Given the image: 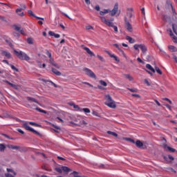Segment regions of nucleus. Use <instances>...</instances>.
Here are the masks:
<instances>
[{
	"label": "nucleus",
	"mask_w": 177,
	"mask_h": 177,
	"mask_svg": "<svg viewBox=\"0 0 177 177\" xmlns=\"http://www.w3.org/2000/svg\"><path fill=\"white\" fill-rule=\"evenodd\" d=\"M14 53L16 56L20 59V60H26V62L30 60V57H28V55H27V54H26V53H24L23 51H17L15 50Z\"/></svg>",
	"instance_id": "7ed1b4c3"
},
{
	"label": "nucleus",
	"mask_w": 177,
	"mask_h": 177,
	"mask_svg": "<svg viewBox=\"0 0 177 177\" xmlns=\"http://www.w3.org/2000/svg\"><path fill=\"white\" fill-rule=\"evenodd\" d=\"M106 133H108V135H112V136H115V138H117L118 136V134H117V133L113 132L111 131H108Z\"/></svg>",
	"instance_id": "c85d7f7f"
},
{
	"label": "nucleus",
	"mask_w": 177,
	"mask_h": 177,
	"mask_svg": "<svg viewBox=\"0 0 177 177\" xmlns=\"http://www.w3.org/2000/svg\"><path fill=\"white\" fill-rule=\"evenodd\" d=\"M167 32L169 34L170 37L172 38L173 41L175 42V44H177V37L172 32V30L171 28L167 29Z\"/></svg>",
	"instance_id": "6e6552de"
},
{
	"label": "nucleus",
	"mask_w": 177,
	"mask_h": 177,
	"mask_svg": "<svg viewBox=\"0 0 177 177\" xmlns=\"http://www.w3.org/2000/svg\"><path fill=\"white\" fill-rule=\"evenodd\" d=\"M168 158H169V160H171V161H174V160H175V158H174L172 156H171V155H169V156H168Z\"/></svg>",
	"instance_id": "69168bd1"
},
{
	"label": "nucleus",
	"mask_w": 177,
	"mask_h": 177,
	"mask_svg": "<svg viewBox=\"0 0 177 177\" xmlns=\"http://www.w3.org/2000/svg\"><path fill=\"white\" fill-rule=\"evenodd\" d=\"M48 35H50V37H55V38H60V35L56 34L55 33V32L53 31H49Z\"/></svg>",
	"instance_id": "a211bd4d"
},
{
	"label": "nucleus",
	"mask_w": 177,
	"mask_h": 177,
	"mask_svg": "<svg viewBox=\"0 0 177 177\" xmlns=\"http://www.w3.org/2000/svg\"><path fill=\"white\" fill-rule=\"evenodd\" d=\"M169 50H170V52H176L177 48L176 47L174 46H169Z\"/></svg>",
	"instance_id": "7c9ffc66"
},
{
	"label": "nucleus",
	"mask_w": 177,
	"mask_h": 177,
	"mask_svg": "<svg viewBox=\"0 0 177 177\" xmlns=\"http://www.w3.org/2000/svg\"><path fill=\"white\" fill-rule=\"evenodd\" d=\"M113 46L118 49V50L122 53V55H123V56H124V57H127V56L125 55V53L124 52V50H122V49L120 48V46H118V44H113Z\"/></svg>",
	"instance_id": "aec40b11"
},
{
	"label": "nucleus",
	"mask_w": 177,
	"mask_h": 177,
	"mask_svg": "<svg viewBox=\"0 0 177 177\" xmlns=\"http://www.w3.org/2000/svg\"><path fill=\"white\" fill-rule=\"evenodd\" d=\"M44 82H50V84H51V85H53V86H54L55 88H58L59 86H57V84H55V82H52L51 80H43Z\"/></svg>",
	"instance_id": "bb28decb"
},
{
	"label": "nucleus",
	"mask_w": 177,
	"mask_h": 177,
	"mask_svg": "<svg viewBox=\"0 0 177 177\" xmlns=\"http://www.w3.org/2000/svg\"><path fill=\"white\" fill-rule=\"evenodd\" d=\"M46 54L49 57V62L50 63V64L53 65L55 63V59H53V58H52V53H50L49 52V50H46Z\"/></svg>",
	"instance_id": "f8f14e48"
},
{
	"label": "nucleus",
	"mask_w": 177,
	"mask_h": 177,
	"mask_svg": "<svg viewBox=\"0 0 177 177\" xmlns=\"http://www.w3.org/2000/svg\"><path fill=\"white\" fill-rule=\"evenodd\" d=\"M127 16L131 19L132 17V8L128 9Z\"/></svg>",
	"instance_id": "473e14b6"
},
{
	"label": "nucleus",
	"mask_w": 177,
	"mask_h": 177,
	"mask_svg": "<svg viewBox=\"0 0 177 177\" xmlns=\"http://www.w3.org/2000/svg\"><path fill=\"white\" fill-rule=\"evenodd\" d=\"M111 27H113L115 32H118V28L116 26H114V24H113V26Z\"/></svg>",
	"instance_id": "49530a36"
},
{
	"label": "nucleus",
	"mask_w": 177,
	"mask_h": 177,
	"mask_svg": "<svg viewBox=\"0 0 177 177\" xmlns=\"http://www.w3.org/2000/svg\"><path fill=\"white\" fill-rule=\"evenodd\" d=\"M155 102L156 103L157 106H160L161 104L158 102V100H155Z\"/></svg>",
	"instance_id": "774afa93"
},
{
	"label": "nucleus",
	"mask_w": 177,
	"mask_h": 177,
	"mask_svg": "<svg viewBox=\"0 0 177 177\" xmlns=\"http://www.w3.org/2000/svg\"><path fill=\"white\" fill-rule=\"evenodd\" d=\"M155 70L158 74H160V75H162V71H161V69L158 67H156Z\"/></svg>",
	"instance_id": "72a5a7b5"
},
{
	"label": "nucleus",
	"mask_w": 177,
	"mask_h": 177,
	"mask_svg": "<svg viewBox=\"0 0 177 177\" xmlns=\"http://www.w3.org/2000/svg\"><path fill=\"white\" fill-rule=\"evenodd\" d=\"M105 104L106 106H108V107H110L111 109H115L117 107V105L115 104V102L111 98V96L110 95H105Z\"/></svg>",
	"instance_id": "f03ea898"
},
{
	"label": "nucleus",
	"mask_w": 177,
	"mask_h": 177,
	"mask_svg": "<svg viewBox=\"0 0 177 177\" xmlns=\"http://www.w3.org/2000/svg\"><path fill=\"white\" fill-rule=\"evenodd\" d=\"M27 42L28 44H29L30 45H32V44H34V41H32V38L31 37H28L27 39Z\"/></svg>",
	"instance_id": "f704fd0d"
},
{
	"label": "nucleus",
	"mask_w": 177,
	"mask_h": 177,
	"mask_svg": "<svg viewBox=\"0 0 177 177\" xmlns=\"http://www.w3.org/2000/svg\"><path fill=\"white\" fill-rule=\"evenodd\" d=\"M165 107H167V109H168V110H169L170 111H172V108L171 107V106L168 104H165Z\"/></svg>",
	"instance_id": "8fccbe9b"
},
{
	"label": "nucleus",
	"mask_w": 177,
	"mask_h": 177,
	"mask_svg": "<svg viewBox=\"0 0 177 177\" xmlns=\"http://www.w3.org/2000/svg\"><path fill=\"white\" fill-rule=\"evenodd\" d=\"M5 149H6V147H5V145L0 144V151H5Z\"/></svg>",
	"instance_id": "c9c22d12"
},
{
	"label": "nucleus",
	"mask_w": 177,
	"mask_h": 177,
	"mask_svg": "<svg viewBox=\"0 0 177 177\" xmlns=\"http://www.w3.org/2000/svg\"><path fill=\"white\" fill-rule=\"evenodd\" d=\"M74 177H81V176H78V172L74 171L73 173Z\"/></svg>",
	"instance_id": "603ef678"
},
{
	"label": "nucleus",
	"mask_w": 177,
	"mask_h": 177,
	"mask_svg": "<svg viewBox=\"0 0 177 177\" xmlns=\"http://www.w3.org/2000/svg\"><path fill=\"white\" fill-rule=\"evenodd\" d=\"M11 149H12L13 150H19V149H20V147L17 145H12Z\"/></svg>",
	"instance_id": "79ce46f5"
},
{
	"label": "nucleus",
	"mask_w": 177,
	"mask_h": 177,
	"mask_svg": "<svg viewBox=\"0 0 177 177\" xmlns=\"http://www.w3.org/2000/svg\"><path fill=\"white\" fill-rule=\"evenodd\" d=\"M123 75L127 80H129V81H133V77H132L131 75L124 74Z\"/></svg>",
	"instance_id": "393cba45"
},
{
	"label": "nucleus",
	"mask_w": 177,
	"mask_h": 177,
	"mask_svg": "<svg viewBox=\"0 0 177 177\" xmlns=\"http://www.w3.org/2000/svg\"><path fill=\"white\" fill-rule=\"evenodd\" d=\"M51 70H52V73H53V74H55V75H57L58 77H60V75H62V73L57 71V69L55 68H52Z\"/></svg>",
	"instance_id": "dca6fc26"
},
{
	"label": "nucleus",
	"mask_w": 177,
	"mask_h": 177,
	"mask_svg": "<svg viewBox=\"0 0 177 177\" xmlns=\"http://www.w3.org/2000/svg\"><path fill=\"white\" fill-rule=\"evenodd\" d=\"M27 100L34 102L35 103H37V104H39L38 100H37L35 98H32L31 97H28Z\"/></svg>",
	"instance_id": "2f4dec72"
},
{
	"label": "nucleus",
	"mask_w": 177,
	"mask_h": 177,
	"mask_svg": "<svg viewBox=\"0 0 177 177\" xmlns=\"http://www.w3.org/2000/svg\"><path fill=\"white\" fill-rule=\"evenodd\" d=\"M86 30H93V27L92 26H86Z\"/></svg>",
	"instance_id": "052dcab7"
},
{
	"label": "nucleus",
	"mask_w": 177,
	"mask_h": 177,
	"mask_svg": "<svg viewBox=\"0 0 177 177\" xmlns=\"http://www.w3.org/2000/svg\"><path fill=\"white\" fill-rule=\"evenodd\" d=\"M84 71L86 73V75H88V77H90V78H94L95 80H96V75H95V73H93V71H92V70L88 68H84Z\"/></svg>",
	"instance_id": "20e7f679"
},
{
	"label": "nucleus",
	"mask_w": 177,
	"mask_h": 177,
	"mask_svg": "<svg viewBox=\"0 0 177 177\" xmlns=\"http://www.w3.org/2000/svg\"><path fill=\"white\" fill-rule=\"evenodd\" d=\"M124 27L129 32H132V31H133V28H132V25L127 19H125L124 20Z\"/></svg>",
	"instance_id": "39448f33"
},
{
	"label": "nucleus",
	"mask_w": 177,
	"mask_h": 177,
	"mask_svg": "<svg viewBox=\"0 0 177 177\" xmlns=\"http://www.w3.org/2000/svg\"><path fill=\"white\" fill-rule=\"evenodd\" d=\"M62 171H64V172H70L71 171V169H70L66 166H62Z\"/></svg>",
	"instance_id": "cd10ccee"
},
{
	"label": "nucleus",
	"mask_w": 177,
	"mask_h": 177,
	"mask_svg": "<svg viewBox=\"0 0 177 177\" xmlns=\"http://www.w3.org/2000/svg\"><path fill=\"white\" fill-rule=\"evenodd\" d=\"M146 68H148V70H150V71H151L152 73H156V70L154 69V68H153V66H151V65H150L149 64H146Z\"/></svg>",
	"instance_id": "5701e85b"
},
{
	"label": "nucleus",
	"mask_w": 177,
	"mask_h": 177,
	"mask_svg": "<svg viewBox=\"0 0 177 177\" xmlns=\"http://www.w3.org/2000/svg\"><path fill=\"white\" fill-rule=\"evenodd\" d=\"M136 146H137L139 149L143 147V142H142L140 140H137L136 142Z\"/></svg>",
	"instance_id": "b1692460"
},
{
	"label": "nucleus",
	"mask_w": 177,
	"mask_h": 177,
	"mask_svg": "<svg viewBox=\"0 0 177 177\" xmlns=\"http://www.w3.org/2000/svg\"><path fill=\"white\" fill-rule=\"evenodd\" d=\"M95 10H97V12H99V10H100V7L99 6V5L95 6Z\"/></svg>",
	"instance_id": "0e129e2a"
},
{
	"label": "nucleus",
	"mask_w": 177,
	"mask_h": 177,
	"mask_svg": "<svg viewBox=\"0 0 177 177\" xmlns=\"http://www.w3.org/2000/svg\"><path fill=\"white\" fill-rule=\"evenodd\" d=\"M3 136H5L7 139H10L11 140H13V138H10L8 134H3Z\"/></svg>",
	"instance_id": "bf43d9fd"
},
{
	"label": "nucleus",
	"mask_w": 177,
	"mask_h": 177,
	"mask_svg": "<svg viewBox=\"0 0 177 177\" xmlns=\"http://www.w3.org/2000/svg\"><path fill=\"white\" fill-rule=\"evenodd\" d=\"M21 8H17L16 10V13H17L18 16H20L21 17H23L24 16V12L21 11Z\"/></svg>",
	"instance_id": "412c9836"
},
{
	"label": "nucleus",
	"mask_w": 177,
	"mask_h": 177,
	"mask_svg": "<svg viewBox=\"0 0 177 177\" xmlns=\"http://www.w3.org/2000/svg\"><path fill=\"white\" fill-rule=\"evenodd\" d=\"M82 111H84L86 113H91V110L88 108H83L82 109Z\"/></svg>",
	"instance_id": "e433bc0d"
},
{
	"label": "nucleus",
	"mask_w": 177,
	"mask_h": 177,
	"mask_svg": "<svg viewBox=\"0 0 177 177\" xmlns=\"http://www.w3.org/2000/svg\"><path fill=\"white\" fill-rule=\"evenodd\" d=\"M97 57H98L99 60H100L101 62H104V58H103V57L97 55Z\"/></svg>",
	"instance_id": "5fc2aeb1"
},
{
	"label": "nucleus",
	"mask_w": 177,
	"mask_h": 177,
	"mask_svg": "<svg viewBox=\"0 0 177 177\" xmlns=\"http://www.w3.org/2000/svg\"><path fill=\"white\" fill-rule=\"evenodd\" d=\"M137 61H138L139 63H142V64H145V62H143V60H142V59H140V57H138V58H137Z\"/></svg>",
	"instance_id": "6e6d98bb"
},
{
	"label": "nucleus",
	"mask_w": 177,
	"mask_h": 177,
	"mask_svg": "<svg viewBox=\"0 0 177 177\" xmlns=\"http://www.w3.org/2000/svg\"><path fill=\"white\" fill-rule=\"evenodd\" d=\"M129 91H130V92H138V88H128Z\"/></svg>",
	"instance_id": "864d4df0"
},
{
	"label": "nucleus",
	"mask_w": 177,
	"mask_h": 177,
	"mask_svg": "<svg viewBox=\"0 0 177 177\" xmlns=\"http://www.w3.org/2000/svg\"><path fill=\"white\" fill-rule=\"evenodd\" d=\"M5 176H6V177H15V176L10 174H9V173H6V174H5Z\"/></svg>",
	"instance_id": "13d9d810"
},
{
	"label": "nucleus",
	"mask_w": 177,
	"mask_h": 177,
	"mask_svg": "<svg viewBox=\"0 0 177 177\" xmlns=\"http://www.w3.org/2000/svg\"><path fill=\"white\" fill-rule=\"evenodd\" d=\"M163 147H164V149L168 150L170 153H175V152H176V149H174V148L167 145L166 143L163 144Z\"/></svg>",
	"instance_id": "9d476101"
},
{
	"label": "nucleus",
	"mask_w": 177,
	"mask_h": 177,
	"mask_svg": "<svg viewBox=\"0 0 177 177\" xmlns=\"http://www.w3.org/2000/svg\"><path fill=\"white\" fill-rule=\"evenodd\" d=\"M28 13L29 16H32V17H35V19H37V20H44V18L36 16L35 14H34V12H32V10H28Z\"/></svg>",
	"instance_id": "2eb2a0df"
},
{
	"label": "nucleus",
	"mask_w": 177,
	"mask_h": 177,
	"mask_svg": "<svg viewBox=\"0 0 177 177\" xmlns=\"http://www.w3.org/2000/svg\"><path fill=\"white\" fill-rule=\"evenodd\" d=\"M117 12H118V3H116L114 6L113 9L111 11L110 15L115 16Z\"/></svg>",
	"instance_id": "1a4fd4ad"
},
{
	"label": "nucleus",
	"mask_w": 177,
	"mask_h": 177,
	"mask_svg": "<svg viewBox=\"0 0 177 177\" xmlns=\"http://www.w3.org/2000/svg\"><path fill=\"white\" fill-rule=\"evenodd\" d=\"M133 48L136 50H139V48H140V44H135Z\"/></svg>",
	"instance_id": "a18cd8bd"
},
{
	"label": "nucleus",
	"mask_w": 177,
	"mask_h": 177,
	"mask_svg": "<svg viewBox=\"0 0 177 177\" xmlns=\"http://www.w3.org/2000/svg\"><path fill=\"white\" fill-rule=\"evenodd\" d=\"M51 125H52V127H53V128H55V129H57V131H60V127H59L55 125L54 124H52Z\"/></svg>",
	"instance_id": "4d7b16f0"
},
{
	"label": "nucleus",
	"mask_w": 177,
	"mask_h": 177,
	"mask_svg": "<svg viewBox=\"0 0 177 177\" xmlns=\"http://www.w3.org/2000/svg\"><path fill=\"white\" fill-rule=\"evenodd\" d=\"M169 5L171 8L173 16H176V11H175V8H174V6H172V3H169Z\"/></svg>",
	"instance_id": "c756f323"
},
{
	"label": "nucleus",
	"mask_w": 177,
	"mask_h": 177,
	"mask_svg": "<svg viewBox=\"0 0 177 177\" xmlns=\"http://www.w3.org/2000/svg\"><path fill=\"white\" fill-rule=\"evenodd\" d=\"M68 106H71L73 107V109H75L77 111H82V109L78 106L74 104V102H68Z\"/></svg>",
	"instance_id": "9b49d317"
},
{
	"label": "nucleus",
	"mask_w": 177,
	"mask_h": 177,
	"mask_svg": "<svg viewBox=\"0 0 177 177\" xmlns=\"http://www.w3.org/2000/svg\"><path fill=\"white\" fill-rule=\"evenodd\" d=\"M8 85H10V86H12V88H14L15 89H17V86H16V84H12L9 82H7Z\"/></svg>",
	"instance_id": "c03bdc74"
},
{
	"label": "nucleus",
	"mask_w": 177,
	"mask_h": 177,
	"mask_svg": "<svg viewBox=\"0 0 177 177\" xmlns=\"http://www.w3.org/2000/svg\"><path fill=\"white\" fill-rule=\"evenodd\" d=\"M53 66H54V67L56 68H60V66L56 62H55Z\"/></svg>",
	"instance_id": "680f3d73"
},
{
	"label": "nucleus",
	"mask_w": 177,
	"mask_h": 177,
	"mask_svg": "<svg viewBox=\"0 0 177 177\" xmlns=\"http://www.w3.org/2000/svg\"><path fill=\"white\" fill-rule=\"evenodd\" d=\"M99 82L102 86H107V83L106 82L103 80H100Z\"/></svg>",
	"instance_id": "4c0bfd02"
},
{
	"label": "nucleus",
	"mask_w": 177,
	"mask_h": 177,
	"mask_svg": "<svg viewBox=\"0 0 177 177\" xmlns=\"http://www.w3.org/2000/svg\"><path fill=\"white\" fill-rule=\"evenodd\" d=\"M105 52H106V53H107V55H109V56H110V57H112L113 59H114V60L115 62H120V59H118V56H116L114 54H111V53H110V51L106 50Z\"/></svg>",
	"instance_id": "4468645a"
},
{
	"label": "nucleus",
	"mask_w": 177,
	"mask_h": 177,
	"mask_svg": "<svg viewBox=\"0 0 177 177\" xmlns=\"http://www.w3.org/2000/svg\"><path fill=\"white\" fill-rule=\"evenodd\" d=\"M2 55L6 56V57L7 59H11L12 58V55L10 54V53H9L8 51H3L2 52Z\"/></svg>",
	"instance_id": "f3484780"
},
{
	"label": "nucleus",
	"mask_w": 177,
	"mask_h": 177,
	"mask_svg": "<svg viewBox=\"0 0 177 177\" xmlns=\"http://www.w3.org/2000/svg\"><path fill=\"white\" fill-rule=\"evenodd\" d=\"M132 96L133 97H140V95L139 94H132Z\"/></svg>",
	"instance_id": "338daca9"
},
{
	"label": "nucleus",
	"mask_w": 177,
	"mask_h": 177,
	"mask_svg": "<svg viewBox=\"0 0 177 177\" xmlns=\"http://www.w3.org/2000/svg\"><path fill=\"white\" fill-rule=\"evenodd\" d=\"M17 131L19 132V133H21V135H24V132L23 131V130H21V129H18Z\"/></svg>",
	"instance_id": "e2e57ef3"
},
{
	"label": "nucleus",
	"mask_w": 177,
	"mask_h": 177,
	"mask_svg": "<svg viewBox=\"0 0 177 177\" xmlns=\"http://www.w3.org/2000/svg\"><path fill=\"white\" fill-rule=\"evenodd\" d=\"M84 50H86V52L88 54V55H90V56H95V53H93V52H92L91 50V49H89V48H88V47H84Z\"/></svg>",
	"instance_id": "6ab92c4d"
},
{
	"label": "nucleus",
	"mask_w": 177,
	"mask_h": 177,
	"mask_svg": "<svg viewBox=\"0 0 177 177\" xmlns=\"http://www.w3.org/2000/svg\"><path fill=\"white\" fill-rule=\"evenodd\" d=\"M15 31H18V32H20L21 35H27V33H26V30L24 29L21 28V27L19 26H14Z\"/></svg>",
	"instance_id": "0eeeda50"
},
{
	"label": "nucleus",
	"mask_w": 177,
	"mask_h": 177,
	"mask_svg": "<svg viewBox=\"0 0 177 177\" xmlns=\"http://www.w3.org/2000/svg\"><path fill=\"white\" fill-rule=\"evenodd\" d=\"M83 84H84V85H88V86H90L91 88H93V85L91 84L89 82H84Z\"/></svg>",
	"instance_id": "3c124183"
},
{
	"label": "nucleus",
	"mask_w": 177,
	"mask_h": 177,
	"mask_svg": "<svg viewBox=\"0 0 177 177\" xmlns=\"http://www.w3.org/2000/svg\"><path fill=\"white\" fill-rule=\"evenodd\" d=\"M110 12V10L109 9H104L102 11H100V15L101 16H104V15L109 13Z\"/></svg>",
	"instance_id": "a878e982"
},
{
	"label": "nucleus",
	"mask_w": 177,
	"mask_h": 177,
	"mask_svg": "<svg viewBox=\"0 0 177 177\" xmlns=\"http://www.w3.org/2000/svg\"><path fill=\"white\" fill-rule=\"evenodd\" d=\"M140 49H141V50L142 52V56H145L146 52H147V47H146V46H145V44H140Z\"/></svg>",
	"instance_id": "ddd939ff"
},
{
	"label": "nucleus",
	"mask_w": 177,
	"mask_h": 177,
	"mask_svg": "<svg viewBox=\"0 0 177 177\" xmlns=\"http://www.w3.org/2000/svg\"><path fill=\"white\" fill-rule=\"evenodd\" d=\"M7 171L8 172H11V174H13V175H16V171L12 169L7 168Z\"/></svg>",
	"instance_id": "37998d69"
},
{
	"label": "nucleus",
	"mask_w": 177,
	"mask_h": 177,
	"mask_svg": "<svg viewBox=\"0 0 177 177\" xmlns=\"http://www.w3.org/2000/svg\"><path fill=\"white\" fill-rule=\"evenodd\" d=\"M101 21L102 23H104L106 26H109V27H113V25L114 24L113 22H111L110 20L106 19L104 17H100Z\"/></svg>",
	"instance_id": "423d86ee"
},
{
	"label": "nucleus",
	"mask_w": 177,
	"mask_h": 177,
	"mask_svg": "<svg viewBox=\"0 0 177 177\" xmlns=\"http://www.w3.org/2000/svg\"><path fill=\"white\" fill-rule=\"evenodd\" d=\"M55 171L57 172H59V174H62L63 172V169H62V167H56L55 168Z\"/></svg>",
	"instance_id": "ea45409f"
},
{
	"label": "nucleus",
	"mask_w": 177,
	"mask_h": 177,
	"mask_svg": "<svg viewBox=\"0 0 177 177\" xmlns=\"http://www.w3.org/2000/svg\"><path fill=\"white\" fill-rule=\"evenodd\" d=\"M9 66L11 67L12 70H14L15 71L19 72V69H17V68H16L15 66L12 65V64H10Z\"/></svg>",
	"instance_id": "a19ab883"
},
{
	"label": "nucleus",
	"mask_w": 177,
	"mask_h": 177,
	"mask_svg": "<svg viewBox=\"0 0 177 177\" xmlns=\"http://www.w3.org/2000/svg\"><path fill=\"white\" fill-rule=\"evenodd\" d=\"M36 110L39 113H44V114H46V111L45 110L41 109V108H36Z\"/></svg>",
	"instance_id": "58836bf2"
},
{
	"label": "nucleus",
	"mask_w": 177,
	"mask_h": 177,
	"mask_svg": "<svg viewBox=\"0 0 177 177\" xmlns=\"http://www.w3.org/2000/svg\"><path fill=\"white\" fill-rule=\"evenodd\" d=\"M124 139H125V140H128L129 142H131V143H136V142H135V140H133V139L129 138H127Z\"/></svg>",
	"instance_id": "de8ad7c7"
},
{
	"label": "nucleus",
	"mask_w": 177,
	"mask_h": 177,
	"mask_svg": "<svg viewBox=\"0 0 177 177\" xmlns=\"http://www.w3.org/2000/svg\"><path fill=\"white\" fill-rule=\"evenodd\" d=\"M28 124H30V125H32L33 127H41V124H38L34 122H24L23 124V127L26 131H30V132H32V133H35V135H38V136L41 135L39 132L35 131L34 129L29 127Z\"/></svg>",
	"instance_id": "f257e3e1"
},
{
	"label": "nucleus",
	"mask_w": 177,
	"mask_h": 177,
	"mask_svg": "<svg viewBox=\"0 0 177 177\" xmlns=\"http://www.w3.org/2000/svg\"><path fill=\"white\" fill-rule=\"evenodd\" d=\"M127 41H129V44H135V39L130 36H126Z\"/></svg>",
	"instance_id": "4be33fe9"
},
{
	"label": "nucleus",
	"mask_w": 177,
	"mask_h": 177,
	"mask_svg": "<svg viewBox=\"0 0 177 177\" xmlns=\"http://www.w3.org/2000/svg\"><path fill=\"white\" fill-rule=\"evenodd\" d=\"M163 100H165L166 102H168L169 103V104H172V101H171V100H169L167 97L163 98Z\"/></svg>",
	"instance_id": "09e8293b"
}]
</instances>
